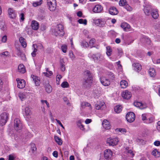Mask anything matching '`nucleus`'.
<instances>
[{"label":"nucleus","mask_w":160,"mask_h":160,"mask_svg":"<svg viewBox=\"0 0 160 160\" xmlns=\"http://www.w3.org/2000/svg\"><path fill=\"white\" fill-rule=\"evenodd\" d=\"M92 22L97 26L104 27L106 23V19L105 18H94L92 19Z\"/></svg>","instance_id":"obj_1"},{"label":"nucleus","mask_w":160,"mask_h":160,"mask_svg":"<svg viewBox=\"0 0 160 160\" xmlns=\"http://www.w3.org/2000/svg\"><path fill=\"white\" fill-rule=\"evenodd\" d=\"M64 27L61 24L58 25L54 30L53 33L55 36L58 35L62 36L64 35Z\"/></svg>","instance_id":"obj_2"},{"label":"nucleus","mask_w":160,"mask_h":160,"mask_svg":"<svg viewBox=\"0 0 160 160\" xmlns=\"http://www.w3.org/2000/svg\"><path fill=\"white\" fill-rule=\"evenodd\" d=\"M14 127L16 130L20 132L22 128V123L19 118H15L14 121Z\"/></svg>","instance_id":"obj_3"},{"label":"nucleus","mask_w":160,"mask_h":160,"mask_svg":"<svg viewBox=\"0 0 160 160\" xmlns=\"http://www.w3.org/2000/svg\"><path fill=\"white\" fill-rule=\"evenodd\" d=\"M18 96L22 101L26 99H32L33 97L32 94L29 92H20L19 93Z\"/></svg>","instance_id":"obj_4"},{"label":"nucleus","mask_w":160,"mask_h":160,"mask_svg":"<svg viewBox=\"0 0 160 160\" xmlns=\"http://www.w3.org/2000/svg\"><path fill=\"white\" fill-rule=\"evenodd\" d=\"M8 114L4 112L0 115V125L3 126L5 124L8 118Z\"/></svg>","instance_id":"obj_5"},{"label":"nucleus","mask_w":160,"mask_h":160,"mask_svg":"<svg viewBox=\"0 0 160 160\" xmlns=\"http://www.w3.org/2000/svg\"><path fill=\"white\" fill-rule=\"evenodd\" d=\"M85 75V81L83 83L84 87H89L90 83V72L89 71L87 70L84 72Z\"/></svg>","instance_id":"obj_6"},{"label":"nucleus","mask_w":160,"mask_h":160,"mask_svg":"<svg viewBox=\"0 0 160 160\" xmlns=\"http://www.w3.org/2000/svg\"><path fill=\"white\" fill-rule=\"evenodd\" d=\"M47 4L49 9L51 11H54L56 8V0H47Z\"/></svg>","instance_id":"obj_7"},{"label":"nucleus","mask_w":160,"mask_h":160,"mask_svg":"<svg viewBox=\"0 0 160 160\" xmlns=\"http://www.w3.org/2000/svg\"><path fill=\"white\" fill-rule=\"evenodd\" d=\"M119 142L118 138L117 137L112 138H108L107 140V143L109 146H114L118 144Z\"/></svg>","instance_id":"obj_8"},{"label":"nucleus","mask_w":160,"mask_h":160,"mask_svg":"<svg viewBox=\"0 0 160 160\" xmlns=\"http://www.w3.org/2000/svg\"><path fill=\"white\" fill-rule=\"evenodd\" d=\"M126 118L128 122H132L135 120V115L133 112H130L127 113L126 115Z\"/></svg>","instance_id":"obj_9"},{"label":"nucleus","mask_w":160,"mask_h":160,"mask_svg":"<svg viewBox=\"0 0 160 160\" xmlns=\"http://www.w3.org/2000/svg\"><path fill=\"white\" fill-rule=\"evenodd\" d=\"M112 152L110 149H107L104 152V156L106 159L109 160L111 159L112 156Z\"/></svg>","instance_id":"obj_10"},{"label":"nucleus","mask_w":160,"mask_h":160,"mask_svg":"<svg viewBox=\"0 0 160 160\" xmlns=\"http://www.w3.org/2000/svg\"><path fill=\"white\" fill-rule=\"evenodd\" d=\"M103 11V7L100 4L96 5L92 9V12L95 13H101Z\"/></svg>","instance_id":"obj_11"},{"label":"nucleus","mask_w":160,"mask_h":160,"mask_svg":"<svg viewBox=\"0 0 160 160\" xmlns=\"http://www.w3.org/2000/svg\"><path fill=\"white\" fill-rule=\"evenodd\" d=\"M8 12L10 18H14L16 17L17 13L13 8H9L8 10Z\"/></svg>","instance_id":"obj_12"},{"label":"nucleus","mask_w":160,"mask_h":160,"mask_svg":"<svg viewBox=\"0 0 160 160\" xmlns=\"http://www.w3.org/2000/svg\"><path fill=\"white\" fill-rule=\"evenodd\" d=\"M92 58L96 62H99L103 60V57L100 54L93 55L92 56Z\"/></svg>","instance_id":"obj_13"},{"label":"nucleus","mask_w":160,"mask_h":160,"mask_svg":"<svg viewBox=\"0 0 160 160\" xmlns=\"http://www.w3.org/2000/svg\"><path fill=\"white\" fill-rule=\"evenodd\" d=\"M100 80L101 83L104 86H108L110 84V81L109 80L105 77H101Z\"/></svg>","instance_id":"obj_14"},{"label":"nucleus","mask_w":160,"mask_h":160,"mask_svg":"<svg viewBox=\"0 0 160 160\" xmlns=\"http://www.w3.org/2000/svg\"><path fill=\"white\" fill-rule=\"evenodd\" d=\"M133 104L134 106L138 108L141 109H144L147 107V106L146 104L142 103L140 102H134Z\"/></svg>","instance_id":"obj_15"},{"label":"nucleus","mask_w":160,"mask_h":160,"mask_svg":"<svg viewBox=\"0 0 160 160\" xmlns=\"http://www.w3.org/2000/svg\"><path fill=\"white\" fill-rule=\"evenodd\" d=\"M16 81L18 83V87L19 88H23L25 86V81L23 79H17Z\"/></svg>","instance_id":"obj_16"},{"label":"nucleus","mask_w":160,"mask_h":160,"mask_svg":"<svg viewBox=\"0 0 160 160\" xmlns=\"http://www.w3.org/2000/svg\"><path fill=\"white\" fill-rule=\"evenodd\" d=\"M122 96L124 99H128L131 98L132 94L130 92H129L128 90H126L122 92Z\"/></svg>","instance_id":"obj_17"},{"label":"nucleus","mask_w":160,"mask_h":160,"mask_svg":"<svg viewBox=\"0 0 160 160\" xmlns=\"http://www.w3.org/2000/svg\"><path fill=\"white\" fill-rule=\"evenodd\" d=\"M151 15L154 19H157L159 16L158 10L157 9H153L151 11Z\"/></svg>","instance_id":"obj_18"},{"label":"nucleus","mask_w":160,"mask_h":160,"mask_svg":"<svg viewBox=\"0 0 160 160\" xmlns=\"http://www.w3.org/2000/svg\"><path fill=\"white\" fill-rule=\"evenodd\" d=\"M105 106V103L102 101H98L97 102L96 104L95 108L97 110L102 109Z\"/></svg>","instance_id":"obj_19"},{"label":"nucleus","mask_w":160,"mask_h":160,"mask_svg":"<svg viewBox=\"0 0 160 160\" xmlns=\"http://www.w3.org/2000/svg\"><path fill=\"white\" fill-rule=\"evenodd\" d=\"M108 11L109 13L112 15H116L118 13L117 9L114 7H110L108 9Z\"/></svg>","instance_id":"obj_20"},{"label":"nucleus","mask_w":160,"mask_h":160,"mask_svg":"<svg viewBox=\"0 0 160 160\" xmlns=\"http://www.w3.org/2000/svg\"><path fill=\"white\" fill-rule=\"evenodd\" d=\"M31 77L32 78L33 81H34L36 86H39L40 83L39 78L38 77L33 75H32Z\"/></svg>","instance_id":"obj_21"},{"label":"nucleus","mask_w":160,"mask_h":160,"mask_svg":"<svg viewBox=\"0 0 160 160\" xmlns=\"http://www.w3.org/2000/svg\"><path fill=\"white\" fill-rule=\"evenodd\" d=\"M121 27L125 31L128 32L130 31V26L126 22L122 23L121 25Z\"/></svg>","instance_id":"obj_22"},{"label":"nucleus","mask_w":160,"mask_h":160,"mask_svg":"<svg viewBox=\"0 0 160 160\" xmlns=\"http://www.w3.org/2000/svg\"><path fill=\"white\" fill-rule=\"evenodd\" d=\"M133 66L134 67V70L138 72H139L142 69V66L139 63H134L133 64Z\"/></svg>","instance_id":"obj_23"},{"label":"nucleus","mask_w":160,"mask_h":160,"mask_svg":"<svg viewBox=\"0 0 160 160\" xmlns=\"http://www.w3.org/2000/svg\"><path fill=\"white\" fill-rule=\"evenodd\" d=\"M102 125L103 128L106 129H109L110 128L109 122L107 120H104L102 122Z\"/></svg>","instance_id":"obj_24"},{"label":"nucleus","mask_w":160,"mask_h":160,"mask_svg":"<svg viewBox=\"0 0 160 160\" xmlns=\"http://www.w3.org/2000/svg\"><path fill=\"white\" fill-rule=\"evenodd\" d=\"M31 26L32 29L37 30L39 28V24L37 21L33 20L32 22Z\"/></svg>","instance_id":"obj_25"},{"label":"nucleus","mask_w":160,"mask_h":160,"mask_svg":"<svg viewBox=\"0 0 160 160\" xmlns=\"http://www.w3.org/2000/svg\"><path fill=\"white\" fill-rule=\"evenodd\" d=\"M24 114L27 117L30 116L32 114V112L30 108L28 107H26L25 108L24 110Z\"/></svg>","instance_id":"obj_26"},{"label":"nucleus","mask_w":160,"mask_h":160,"mask_svg":"<svg viewBox=\"0 0 160 160\" xmlns=\"http://www.w3.org/2000/svg\"><path fill=\"white\" fill-rule=\"evenodd\" d=\"M60 68L61 71L63 72L65 69V63L63 59H62L60 60Z\"/></svg>","instance_id":"obj_27"},{"label":"nucleus","mask_w":160,"mask_h":160,"mask_svg":"<svg viewBox=\"0 0 160 160\" xmlns=\"http://www.w3.org/2000/svg\"><path fill=\"white\" fill-rule=\"evenodd\" d=\"M128 83L125 80H122L120 82V85L122 88H125L128 86Z\"/></svg>","instance_id":"obj_28"},{"label":"nucleus","mask_w":160,"mask_h":160,"mask_svg":"<svg viewBox=\"0 0 160 160\" xmlns=\"http://www.w3.org/2000/svg\"><path fill=\"white\" fill-rule=\"evenodd\" d=\"M148 72L150 75L151 77H154L156 75L155 70L153 68H150Z\"/></svg>","instance_id":"obj_29"},{"label":"nucleus","mask_w":160,"mask_h":160,"mask_svg":"<svg viewBox=\"0 0 160 160\" xmlns=\"http://www.w3.org/2000/svg\"><path fill=\"white\" fill-rule=\"evenodd\" d=\"M18 70L19 72L24 73L25 72L24 65L22 64H20L18 67Z\"/></svg>","instance_id":"obj_30"},{"label":"nucleus","mask_w":160,"mask_h":160,"mask_svg":"<svg viewBox=\"0 0 160 160\" xmlns=\"http://www.w3.org/2000/svg\"><path fill=\"white\" fill-rule=\"evenodd\" d=\"M122 107L119 105L116 106L114 108L115 112L118 113H120L122 111Z\"/></svg>","instance_id":"obj_31"},{"label":"nucleus","mask_w":160,"mask_h":160,"mask_svg":"<svg viewBox=\"0 0 160 160\" xmlns=\"http://www.w3.org/2000/svg\"><path fill=\"white\" fill-rule=\"evenodd\" d=\"M143 10L145 14L147 15H149L150 14V7L149 6H145Z\"/></svg>","instance_id":"obj_32"},{"label":"nucleus","mask_w":160,"mask_h":160,"mask_svg":"<svg viewBox=\"0 0 160 160\" xmlns=\"http://www.w3.org/2000/svg\"><path fill=\"white\" fill-rule=\"evenodd\" d=\"M83 122V121L82 119L78 120L77 122V124L78 127L80 128L82 130L84 129V126L82 124V122Z\"/></svg>","instance_id":"obj_33"},{"label":"nucleus","mask_w":160,"mask_h":160,"mask_svg":"<svg viewBox=\"0 0 160 160\" xmlns=\"http://www.w3.org/2000/svg\"><path fill=\"white\" fill-rule=\"evenodd\" d=\"M152 155L156 157H158L160 156V152L157 149L154 150L152 152Z\"/></svg>","instance_id":"obj_34"},{"label":"nucleus","mask_w":160,"mask_h":160,"mask_svg":"<svg viewBox=\"0 0 160 160\" xmlns=\"http://www.w3.org/2000/svg\"><path fill=\"white\" fill-rule=\"evenodd\" d=\"M43 2L42 0H39L38 1L34 2L32 3V6L34 7H36L41 5Z\"/></svg>","instance_id":"obj_35"},{"label":"nucleus","mask_w":160,"mask_h":160,"mask_svg":"<svg viewBox=\"0 0 160 160\" xmlns=\"http://www.w3.org/2000/svg\"><path fill=\"white\" fill-rule=\"evenodd\" d=\"M117 132H121L122 134H125L127 132V130L125 128H118L116 129Z\"/></svg>","instance_id":"obj_36"},{"label":"nucleus","mask_w":160,"mask_h":160,"mask_svg":"<svg viewBox=\"0 0 160 160\" xmlns=\"http://www.w3.org/2000/svg\"><path fill=\"white\" fill-rule=\"evenodd\" d=\"M54 139L56 142L59 145H61L62 144V141L61 139L57 136H54Z\"/></svg>","instance_id":"obj_37"},{"label":"nucleus","mask_w":160,"mask_h":160,"mask_svg":"<svg viewBox=\"0 0 160 160\" xmlns=\"http://www.w3.org/2000/svg\"><path fill=\"white\" fill-rule=\"evenodd\" d=\"M142 41L146 43L147 44H149L151 43V40L147 37H144L142 38Z\"/></svg>","instance_id":"obj_38"},{"label":"nucleus","mask_w":160,"mask_h":160,"mask_svg":"<svg viewBox=\"0 0 160 160\" xmlns=\"http://www.w3.org/2000/svg\"><path fill=\"white\" fill-rule=\"evenodd\" d=\"M46 91L48 93H50L52 90V88L51 86L48 83H47V85L46 86Z\"/></svg>","instance_id":"obj_39"},{"label":"nucleus","mask_w":160,"mask_h":160,"mask_svg":"<svg viewBox=\"0 0 160 160\" xmlns=\"http://www.w3.org/2000/svg\"><path fill=\"white\" fill-rule=\"evenodd\" d=\"M127 4V2L126 0H120L119 4L120 6L125 7Z\"/></svg>","instance_id":"obj_40"},{"label":"nucleus","mask_w":160,"mask_h":160,"mask_svg":"<svg viewBox=\"0 0 160 160\" xmlns=\"http://www.w3.org/2000/svg\"><path fill=\"white\" fill-rule=\"evenodd\" d=\"M126 152L129 154V156L131 158H132L134 156V154L131 150H129L128 148H126Z\"/></svg>","instance_id":"obj_41"},{"label":"nucleus","mask_w":160,"mask_h":160,"mask_svg":"<svg viewBox=\"0 0 160 160\" xmlns=\"http://www.w3.org/2000/svg\"><path fill=\"white\" fill-rule=\"evenodd\" d=\"M0 56L3 58H6L9 56V53L8 51H5L0 54Z\"/></svg>","instance_id":"obj_42"},{"label":"nucleus","mask_w":160,"mask_h":160,"mask_svg":"<svg viewBox=\"0 0 160 160\" xmlns=\"http://www.w3.org/2000/svg\"><path fill=\"white\" fill-rule=\"evenodd\" d=\"M106 48H107V52H106L107 54V55L108 56H109L112 54V49L110 47H109V46H107L106 47Z\"/></svg>","instance_id":"obj_43"},{"label":"nucleus","mask_w":160,"mask_h":160,"mask_svg":"<svg viewBox=\"0 0 160 160\" xmlns=\"http://www.w3.org/2000/svg\"><path fill=\"white\" fill-rule=\"evenodd\" d=\"M81 46L84 48H87L89 47L88 43L84 41H82L81 43Z\"/></svg>","instance_id":"obj_44"},{"label":"nucleus","mask_w":160,"mask_h":160,"mask_svg":"<svg viewBox=\"0 0 160 160\" xmlns=\"http://www.w3.org/2000/svg\"><path fill=\"white\" fill-rule=\"evenodd\" d=\"M78 22L80 24H83L84 25H86L87 24V21L85 19H80L78 20Z\"/></svg>","instance_id":"obj_45"},{"label":"nucleus","mask_w":160,"mask_h":160,"mask_svg":"<svg viewBox=\"0 0 160 160\" xmlns=\"http://www.w3.org/2000/svg\"><path fill=\"white\" fill-rule=\"evenodd\" d=\"M69 84L67 82H64L61 84V86L62 88H67L68 87Z\"/></svg>","instance_id":"obj_46"},{"label":"nucleus","mask_w":160,"mask_h":160,"mask_svg":"<svg viewBox=\"0 0 160 160\" xmlns=\"http://www.w3.org/2000/svg\"><path fill=\"white\" fill-rule=\"evenodd\" d=\"M16 158V156L14 154H12L9 155L8 160H14Z\"/></svg>","instance_id":"obj_47"},{"label":"nucleus","mask_w":160,"mask_h":160,"mask_svg":"<svg viewBox=\"0 0 160 160\" xmlns=\"http://www.w3.org/2000/svg\"><path fill=\"white\" fill-rule=\"evenodd\" d=\"M35 45L34 44L32 45V48H33L34 50L33 52L31 54L33 57L35 56L36 55V52L37 51V49L35 48Z\"/></svg>","instance_id":"obj_48"},{"label":"nucleus","mask_w":160,"mask_h":160,"mask_svg":"<svg viewBox=\"0 0 160 160\" xmlns=\"http://www.w3.org/2000/svg\"><path fill=\"white\" fill-rule=\"evenodd\" d=\"M128 11L131 12L132 11V8L131 6H130L128 4H127L124 7Z\"/></svg>","instance_id":"obj_49"},{"label":"nucleus","mask_w":160,"mask_h":160,"mask_svg":"<svg viewBox=\"0 0 160 160\" xmlns=\"http://www.w3.org/2000/svg\"><path fill=\"white\" fill-rule=\"evenodd\" d=\"M62 51L64 53L66 52L67 49V46L66 45H63L61 47Z\"/></svg>","instance_id":"obj_50"},{"label":"nucleus","mask_w":160,"mask_h":160,"mask_svg":"<svg viewBox=\"0 0 160 160\" xmlns=\"http://www.w3.org/2000/svg\"><path fill=\"white\" fill-rule=\"evenodd\" d=\"M41 102L44 105V104H45L47 106L48 108H49L50 106L49 105V103L47 101V100H41Z\"/></svg>","instance_id":"obj_51"},{"label":"nucleus","mask_w":160,"mask_h":160,"mask_svg":"<svg viewBox=\"0 0 160 160\" xmlns=\"http://www.w3.org/2000/svg\"><path fill=\"white\" fill-rule=\"evenodd\" d=\"M7 40V36L5 35L1 37V41L3 43L5 42Z\"/></svg>","instance_id":"obj_52"},{"label":"nucleus","mask_w":160,"mask_h":160,"mask_svg":"<svg viewBox=\"0 0 160 160\" xmlns=\"http://www.w3.org/2000/svg\"><path fill=\"white\" fill-rule=\"evenodd\" d=\"M154 120V118L152 117H151L147 119L146 122L148 123H150L152 122Z\"/></svg>","instance_id":"obj_53"},{"label":"nucleus","mask_w":160,"mask_h":160,"mask_svg":"<svg viewBox=\"0 0 160 160\" xmlns=\"http://www.w3.org/2000/svg\"><path fill=\"white\" fill-rule=\"evenodd\" d=\"M43 74L46 77H48L49 76L52 75V72L51 71H49L48 72H43Z\"/></svg>","instance_id":"obj_54"},{"label":"nucleus","mask_w":160,"mask_h":160,"mask_svg":"<svg viewBox=\"0 0 160 160\" xmlns=\"http://www.w3.org/2000/svg\"><path fill=\"white\" fill-rule=\"evenodd\" d=\"M35 47L36 46L38 49L42 50L43 49V46L41 44H38L37 45L34 44Z\"/></svg>","instance_id":"obj_55"},{"label":"nucleus","mask_w":160,"mask_h":160,"mask_svg":"<svg viewBox=\"0 0 160 160\" xmlns=\"http://www.w3.org/2000/svg\"><path fill=\"white\" fill-rule=\"evenodd\" d=\"M90 105V104L87 102H82L81 104V107L83 108L84 106L88 107Z\"/></svg>","instance_id":"obj_56"},{"label":"nucleus","mask_w":160,"mask_h":160,"mask_svg":"<svg viewBox=\"0 0 160 160\" xmlns=\"http://www.w3.org/2000/svg\"><path fill=\"white\" fill-rule=\"evenodd\" d=\"M77 16H78V17H79L84 18V17L83 16H82V12H81L80 11H79L77 13Z\"/></svg>","instance_id":"obj_57"},{"label":"nucleus","mask_w":160,"mask_h":160,"mask_svg":"<svg viewBox=\"0 0 160 160\" xmlns=\"http://www.w3.org/2000/svg\"><path fill=\"white\" fill-rule=\"evenodd\" d=\"M69 56L71 58H72V60L74 59L75 58V57L73 54V53L71 52L69 53Z\"/></svg>","instance_id":"obj_58"},{"label":"nucleus","mask_w":160,"mask_h":160,"mask_svg":"<svg viewBox=\"0 0 160 160\" xmlns=\"http://www.w3.org/2000/svg\"><path fill=\"white\" fill-rule=\"evenodd\" d=\"M56 121V122H57V123L63 128L64 129V127H63V125H62V123H61V122H60V121L57 119H55Z\"/></svg>","instance_id":"obj_59"},{"label":"nucleus","mask_w":160,"mask_h":160,"mask_svg":"<svg viewBox=\"0 0 160 160\" xmlns=\"http://www.w3.org/2000/svg\"><path fill=\"white\" fill-rule=\"evenodd\" d=\"M154 144L156 146H159L160 145V142L158 141H156L154 142Z\"/></svg>","instance_id":"obj_60"},{"label":"nucleus","mask_w":160,"mask_h":160,"mask_svg":"<svg viewBox=\"0 0 160 160\" xmlns=\"http://www.w3.org/2000/svg\"><path fill=\"white\" fill-rule=\"evenodd\" d=\"M142 119L143 121L146 120V116L145 114H143L142 115Z\"/></svg>","instance_id":"obj_61"},{"label":"nucleus","mask_w":160,"mask_h":160,"mask_svg":"<svg viewBox=\"0 0 160 160\" xmlns=\"http://www.w3.org/2000/svg\"><path fill=\"white\" fill-rule=\"evenodd\" d=\"M52 155L55 158H57L58 157V153L56 151H54L52 153Z\"/></svg>","instance_id":"obj_62"},{"label":"nucleus","mask_w":160,"mask_h":160,"mask_svg":"<svg viewBox=\"0 0 160 160\" xmlns=\"http://www.w3.org/2000/svg\"><path fill=\"white\" fill-rule=\"evenodd\" d=\"M19 42H20V43L21 44H22V43H23V42L25 41V39H24V38L22 37H21L19 39Z\"/></svg>","instance_id":"obj_63"},{"label":"nucleus","mask_w":160,"mask_h":160,"mask_svg":"<svg viewBox=\"0 0 160 160\" xmlns=\"http://www.w3.org/2000/svg\"><path fill=\"white\" fill-rule=\"evenodd\" d=\"M20 17L22 21L24 20V14L23 13H21L20 15Z\"/></svg>","instance_id":"obj_64"}]
</instances>
